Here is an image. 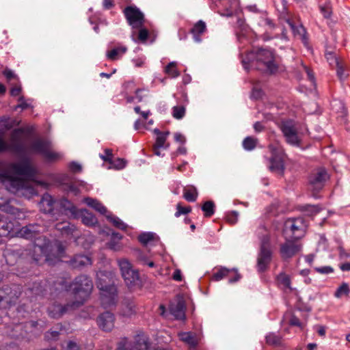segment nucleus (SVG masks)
Masks as SVG:
<instances>
[{"label": "nucleus", "mask_w": 350, "mask_h": 350, "mask_svg": "<svg viewBox=\"0 0 350 350\" xmlns=\"http://www.w3.org/2000/svg\"><path fill=\"white\" fill-rule=\"evenodd\" d=\"M10 167V170H0L1 180L3 183H9L10 187L17 191L27 190L30 194H33L35 189L27 180L14 175L23 176L29 179L33 178L37 174V170L31 163L30 159L25 157L18 163H11Z\"/></svg>", "instance_id": "1"}, {"label": "nucleus", "mask_w": 350, "mask_h": 350, "mask_svg": "<svg viewBox=\"0 0 350 350\" xmlns=\"http://www.w3.org/2000/svg\"><path fill=\"white\" fill-rule=\"evenodd\" d=\"M43 251V247L38 245H33L29 248L15 245L6 248L3 255L7 264L13 266L23 262H37L40 260V255L36 253L38 252L42 253Z\"/></svg>", "instance_id": "2"}, {"label": "nucleus", "mask_w": 350, "mask_h": 350, "mask_svg": "<svg viewBox=\"0 0 350 350\" xmlns=\"http://www.w3.org/2000/svg\"><path fill=\"white\" fill-rule=\"evenodd\" d=\"M69 288L75 298L73 305L79 308L90 295L93 283L88 275H80L75 278Z\"/></svg>", "instance_id": "3"}, {"label": "nucleus", "mask_w": 350, "mask_h": 350, "mask_svg": "<svg viewBox=\"0 0 350 350\" xmlns=\"http://www.w3.org/2000/svg\"><path fill=\"white\" fill-rule=\"evenodd\" d=\"M256 60L251 63L256 69L269 74H274L278 70V66L275 63L273 53L268 49H258L255 53Z\"/></svg>", "instance_id": "4"}, {"label": "nucleus", "mask_w": 350, "mask_h": 350, "mask_svg": "<svg viewBox=\"0 0 350 350\" xmlns=\"http://www.w3.org/2000/svg\"><path fill=\"white\" fill-rule=\"evenodd\" d=\"M118 265L122 277L129 289L138 288L142 286V280L138 270L134 269L129 260L121 259L118 261Z\"/></svg>", "instance_id": "5"}, {"label": "nucleus", "mask_w": 350, "mask_h": 350, "mask_svg": "<svg viewBox=\"0 0 350 350\" xmlns=\"http://www.w3.org/2000/svg\"><path fill=\"white\" fill-rule=\"evenodd\" d=\"M306 230V224L303 217L288 218L284 222L283 235L285 239L298 240L302 238Z\"/></svg>", "instance_id": "6"}, {"label": "nucleus", "mask_w": 350, "mask_h": 350, "mask_svg": "<svg viewBox=\"0 0 350 350\" xmlns=\"http://www.w3.org/2000/svg\"><path fill=\"white\" fill-rule=\"evenodd\" d=\"M96 286L102 291L103 299L105 297L108 299L109 305L114 304L117 296L116 287L103 272L97 273Z\"/></svg>", "instance_id": "7"}, {"label": "nucleus", "mask_w": 350, "mask_h": 350, "mask_svg": "<svg viewBox=\"0 0 350 350\" xmlns=\"http://www.w3.org/2000/svg\"><path fill=\"white\" fill-rule=\"evenodd\" d=\"M272 259V251L270 246V239L268 235L262 236L260 241V252L257 258V269L258 272H265L269 267Z\"/></svg>", "instance_id": "8"}, {"label": "nucleus", "mask_w": 350, "mask_h": 350, "mask_svg": "<svg viewBox=\"0 0 350 350\" xmlns=\"http://www.w3.org/2000/svg\"><path fill=\"white\" fill-rule=\"evenodd\" d=\"M21 293L22 288L19 285L12 284L3 286L0 288V308L15 304Z\"/></svg>", "instance_id": "9"}, {"label": "nucleus", "mask_w": 350, "mask_h": 350, "mask_svg": "<svg viewBox=\"0 0 350 350\" xmlns=\"http://www.w3.org/2000/svg\"><path fill=\"white\" fill-rule=\"evenodd\" d=\"M328 179L329 175L327 170L323 167L314 170L310 175L309 185L314 197H316L317 193L323 188L325 182Z\"/></svg>", "instance_id": "10"}, {"label": "nucleus", "mask_w": 350, "mask_h": 350, "mask_svg": "<svg viewBox=\"0 0 350 350\" xmlns=\"http://www.w3.org/2000/svg\"><path fill=\"white\" fill-rule=\"evenodd\" d=\"M128 23L133 29H139L144 24V14L135 6H127L124 10Z\"/></svg>", "instance_id": "11"}, {"label": "nucleus", "mask_w": 350, "mask_h": 350, "mask_svg": "<svg viewBox=\"0 0 350 350\" xmlns=\"http://www.w3.org/2000/svg\"><path fill=\"white\" fill-rule=\"evenodd\" d=\"M280 129L288 144L292 146H300L301 139L298 136L297 130L292 121L282 122L280 124Z\"/></svg>", "instance_id": "12"}, {"label": "nucleus", "mask_w": 350, "mask_h": 350, "mask_svg": "<svg viewBox=\"0 0 350 350\" xmlns=\"http://www.w3.org/2000/svg\"><path fill=\"white\" fill-rule=\"evenodd\" d=\"M286 241L280 246V254L283 260L287 261L295 256L301 248L297 240L285 239Z\"/></svg>", "instance_id": "13"}, {"label": "nucleus", "mask_w": 350, "mask_h": 350, "mask_svg": "<svg viewBox=\"0 0 350 350\" xmlns=\"http://www.w3.org/2000/svg\"><path fill=\"white\" fill-rule=\"evenodd\" d=\"M186 304L183 296L178 295L169 306L170 314L177 320L185 319Z\"/></svg>", "instance_id": "14"}, {"label": "nucleus", "mask_w": 350, "mask_h": 350, "mask_svg": "<svg viewBox=\"0 0 350 350\" xmlns=\"http://www.w3.org/2000/svg\"><path fill=\"white\" fill-rule=\"evenodd\" d=\"M115 317L110 312L101 313L96 319L98 327L105 332H110L114 327Z\"/></svg>", "instance_id": "15"}, {"label": "nucleus", "mask_w": 350, "mask_h": 350, "mask_svg": "<svg viewBox=\"0 0 350 350\" xmlns=\"http://www.w3.org/2000/svg\"><path fill=\"white\" fill-rule=\"evenodd\" d=\"M79 307L73 305V301L67 303L66 305L54 304L49 308V316L53 319H59L70 310H73Z\"/></svg>", "instance_id": "16"}, {"label": "nucleus", "mask_w": 350, "mask_h": 350, "mask_svg": "<svg viewBox=\"0 0 350 350\" xmlns=\"http://www.w3.org/2000/svg\"><path fill=\"white\" fill-rule=\"evenodd\" d=\"M269 161V170L271 172L279 174H283L284 170V159L280 153H278L275 150H273Z\"/></svg>", "instance_id": "17"}, {"label": "nucleus", "mask_w": 350, "mask_h": 350, "mask_svg": "<svg viewBox=\"0 0 350 350\" xmlns=\"http://www.w3.org/2000/svg\"><path fill=\"white\" fill-rule=\"evenodd\" d=\"M40 206L44 213L55 215V209L57 206V201L55 200L49 193H44L40 200Z\"/></svg>", "instance_id": "18"}, {"label": "nucleus", "mask_w": 350, "mask_h": 350, "mask_svg": "<svg viewBox=\"0 0 350 350\" xmlns=\"http://www.w3.org/2000/svg\"><path fill=\"white\" fill-rule=\"evenodd\" d=\"M67 262L72 269H81L85 266L91 265L92 260L86 255L76 254Z\"/></svg>", "instance_id": "19"}, {"label": "nucleus", "mask_w": 350, "mask_h": 350, "mask_svg": "<svg viewBox=\"0 0 350 350\" xmlns=\"http://www.w3.org/2000/svg\"><path fill=\"white\" fill-rule=\"evenodd\" d=\"M23 133V129H14L12 133V139L14 142L9 145V150L18 154H25L27 152V148L24 144L21 142L19 139L16 138V136Z\"/></svg>", "instance_id": "20"}, {"label": "nucleus", "mask_w": 350, "mask_h": 350, "mask_svg": "<svg viewBox=\"0 0 350 350\" xmlns=\"http://www.w3.org/2000/svg\"><path fill=\"white\" fill-rule=\"evenodd\" d=\"M57 206L62 208L66 215H70L73 218H77L79 210L74 204L65 198H62L57 201Z\"/></svg>", "instance_id": "21"}, {"label": "nucleus", "mask_w": 350, "mask_h": 350, "mask_svg": "<svg viewBox=\"0 0 350 350\" xmlns=\"http://www.w3.org/2000/svg\"><path fill=\"white\" fill-rule=\"evenodd\" d=\"M133 347L134 350H151L152 348L149 338L144 333L135 336Z\"/></svg>", "instance_id": "22"}, {"label": "nucleus", "mask_w": 350, "mask_h": 350, "mask_svg": "<svg viewBox=\"0 0 350 350\" xmlns=\"http://www.w3.org/2000/svg\"><path fill=\"white\" fill-rule=\"evenodd\" d=\"M133 347L134 350H151L152 348L149 338L144 333L135 336Z\"/></svg>", "instance_id": "23"}, {"label": "nucleus", "mask_w": 350, "mask_h": 350, "mask_svg": "<svg viewBox=\"0 0 350 350\" xmlns=\"http://www.w3.org/2000/svg\"><path fill=\"white\" fill-rule=\"evenodd\" d=\"M51 143L49 140L38 139L30 146V150L36 153L44 154L47 149H51Z\"/></svg>", "instance_id": "24"}, {"label": "nucleus", "mask_w": 350, "mask_h": 350, "mask_svg": "<svg viewBox=\"0 0 350 350\" xmlns=\"http://www.w3.org/2000/svg\"><path fill=\"white\" fill-rule=\"evenodd\" d=\"M232 271H235V275H234V277L230 278L229 279V282L230 283L236 282L239 281V279L241 278V275L237 272V271L236 269L230 270L226 267H222L218 271L215 273L213 275V278L215 281H219V280H222L223 278L228 276L229 273Z\"/></svg>", "instance_id": "25"}, {"label": "nucleus", "mask_w": 350, "mask_h": 350, "mask_svg": "<svg viewBox=\"0 0 350 350\" xmlns=\"http://www.w3.org/2000/svg\"><path fill=\"white\" fill-rule=\"evenodd\" d=\"M79 217L81 219L82 223L87 226H94L98 223V219L95 215L85 208L79 210L77 218Z\"/></svg>", "instance_id": "26"}, {"label": "nucleus", "mask_w": 350, "mask_h": 350, "mask_svg": "<svg viewBox=\"0 0 350 350\" xmlns=\"http://www.w3.org/2000/svg\"><path fill=\"white\" fill-rule=\"evenodd\" d=\"M85 202L90 207L93 208L94 210L100 213L103 215H107V208L103 205L101 202H100L96 199H93L92 198L88 197L84 200Z\"/></svg>", "instance_id": "27"}, {"label": "nucleus", "mask_w": 350, "mask_h": 350, "mask_svg": "<svg viewBox=\"0 0 350 350\" xmlns=\"http://www.w3.org/2000/svg\"><path fill=\"white\" fill-rule=\"evenodd\" d=\"M206 29V24L202 21H198L191 29L190 32L193 34L196 41H201L200 35Z\"/></svg>", "instance_id": "28"}, {"label": "nucleus", "mask_w": 350, "mask_h": 350, "mask_svg": "<svg viewBox=\"0 0 350 350\" xmlns=\"http://www.w3.org/2000/svg\"><path fill=\"white\" fill-rule=\"evenodd\" d=\"M14 224L2 219L0 230V237H12L14 232Z\"/></svg>", "instance_id": "29"}, {"label": "nucleus", "mask_w": 350, "mask_h": 350, "mask_svg": "<svg viewBox=\"0 0 350 350\" xmlns=\"http://www.w3.org/2000/svg\"><path fill=\"white\" fill-rule=\"evenodd\" d=\"M198 193L197 189L193 185H189L184 187L183 197L188 202H195L197 200Z\"/></svg>", "instance_id": "30"}, {"label": "nucleus", "mask_w": 350, "mask_h": 350, "mask_svg": "<svg viewBox=\"0 0 350 350\" xmlns=\"http://www.w3.org/2000/svg\"><path fill=\"white\" fill-rule=\"evenodd\" d=\"M19 234L21 236L26 239H33L36 236V232L34 230V226L32 225L26 226L23 227Z\"/></svg>", "instance_id": "31"}, {"label": "nucleus", "mask_w": 350, "mask_h": 350, "mask_svg": "<svg viewBox=\"0 0 350 350\" xmlns=\"http://www.w3.org/2000/svg\"><path fill=\"white\" fill-rule=\"evenodd\" d=\"M179 337L182 341L193 347H195L197 345L195 335L192 332H182L179 334Z\"/></svg>", "instance_id": "32"}, {"label": "nucleus", "mask_w": 350, "mask_h": 350, "mask_svg": "<svg viewBox=\"0 0 350 350\" xmlns=\"http://www.w3.org/2000/svg\"><path fill=\"white\" fill-rule=\"evenodd\" d=\"M127 48L126 46H120L113 49L107 53L108 59L112 61H115L119 58L120 55H122L126 53Z\"/></svg>", "instance_id": "33"}, {"label": "nucleus", "mask_w": 350, "mask_h": 350, "mask_svg": "<svg viewBox=\"0 0 350 350\" xmlns=\"http://www.w3.org/2000/svg\"><path fill=\"white\" fill-rule=\"evenodd\" d=\"M325 56L332 67L338 66L342 62L333 51H329L328 49H325Z\"/></svg>", "instance_id": "34"}, {"label": "nucleus", "mask_w": 350, "mask_h": 350, "mask_svg": "<svg viewBox=\"0 0 350 350\" xmlns=\"http://www.w3.org/2000/svg\"><path fill=\"white\" fill-rule=\"evenodd\" d=\"M215 203L211 200L206 201L201 207L205 217H211L215 213Z\"/></svg>", "instance_id": "35"}, {"label": "nucleus", "mask_w": 350, "mask_h": 350, "mask_svg": "<svg viewBox=\"0 0 350 350\" xmlns=\"http://www.w3.org/2000/svg\"><path fill=\"white\" fill-rule=\"evenodd\" d=\"M107 219L111 222L116 228L120 230H126L127 225L125 224L118 217L114 216L111 214L106 215Z\"/></svg>", "instance_id": "36"}, {"label": "nucleus", "mask_w": 350, "mask_h": 350, "mask_svg": "<svg viewBox=\"0 0 350 350\" xmlns=\"http://www.w3.org/2000/svg\"><path fill=\"white\" fill-rule=\"evenodd\" d=\"M258 139L253 137H247L243 141V146L247 150H254L257 145Z\"/></svg>", "instance_id": "37"}, {"label": "nucleus", "mask_w": 350, "mask_h": 350, "mask_svg": "<svg viewBox=\"0 0 350 350\" xmlns=\"http://www.w3.org/2000/svg\"><path fill=\"white\" fill-rule=\"evenodd\" d=\"M266 342L269 345L280 346L282 344V337L273 333H270L266 336Z\"/></svg>", "instance_id": "38"}, {"label": "nucleus", "mask_w": 350, "mask_h": 350, "mask_svg": "<svg viewBox=\"0 0 350 350\" xmlns=\"http://www.w3.org/2000/svg\"><path fill=\"white\" fill-rule=\"evenodd\" d=\"M60 329L51 328L44 334V339L47 341H55L59 338Z\"/></svg>", "instance_id": "39"}, {"label": "nucleus", "mask_w": 350, "mask_h": 350, "mask_svg": "<svg viewBox=\"0 0 350 350\" xmlns=\"http://www.w3.org/2000/svg\"><path fill=\"white\" fill-rule=\"evenodd\" d=\"M185 112L186 109L183 105L174 106L172 108V116L177 120L182 119L185 116Z\"/></svg>", "instance_id": "40"}, {"label": "nucleus", "mask_w": 350, "mask_h": 350, "mask_svg": "<svg viewBox=\"0 0 350 350\" xmlns=\"http://www.w3.org/2000/svg\"><path fill=\"white\" fill-rule=\"evenodd\" d=\"M350 293V288L347 283L343 282L336 291L334 296L337 298L342 295H348Z\"/></svg>", "instance_id": "41"}, {"label": "nucleus", "mask_w": 350, "mask_h": 350, "mask_svg": "<svg viewBox=\"0 0 350 350\" xmlns=\"http://www.w3.org/2000/svg\"><path fill=\"white\" fill-rule=\"evenodd\" d=\"M277 280H278V283L283 285V286L284 288L291 289V279L288 275H286L284 273H280L277 276Z\"/></svg>", "instance_id": "42"}, {"label": "nucleus", "mask_w": 350, "mask_h": 350, "mask_svg": "<svg viewBox=\"0 0 350 350\" xmlns=\"http://www.w3.org/2000/svg\"><path fill=\"white\" fill-rule=\"evenodd\" d=\"M165 71L168 75L171 76L172 77H177L180 75V72L176 69V62L169 63L165 67Z\"/></svg>", "instance_id": "43"}, {"label": "nucleus", "mask_w": 350, "mask_h": 350, "mask_svg": "<svg viewBox=\"0 0 350 350\" xmlns=\"http://www.w3.org/2000/svg\"><path fill=\"white\" fill-rule=\"evenodd\" d=\"M125 308L124 309V315L130 316L135 312V304L130 300H125L124 302Z\"/></svg>", "instance_id": "44"}, {"label": "nucleus", "mask_w": 350, "mask_h": 350, "mask_svg": "<svg viewBox=\"0 0 350 350\" xmlns=\"http://www.w3.org/2000/svg\"><path fill=\"white\" fill-rule=\"evenodd\" d=\"M319 9L324 18H329L332 14L329 2H325L324 4L319 5Z\"/></svg>", "instance_id": "45"}, {"label": "nucleus", "mask_w": 350, "mask_h": 350, "mask_svg": "<svg viewBox=\"0 0 350 350\" xmlns=\"http://www.w3.org/2000/svg\"><path fill=\"white\" fill-rule=\"evenodd\" d=\"M154 234L152 232H144L139 235L138 240L144 245H146L153 240Z\"/></svg>", "instance_id": "46"}, {"label": "nucleus", "mask_w": 350, "mask_h": 350, "mask_svg": "<svg viewBox=\"0 0 350 350\" xmlns=\"http://www.w3.org/2000/svg\"><path fill=\"white\" fill-rule=\"evenodd\" d=\"M43 156L49 162H54L61 158V155L59 153L51 152L50 149H47Z\"/></svg>", "instance_id": "47"}, {"label": "nucleus", "mask_w": 350, "mask_h": 350, "mask_svg": "<svg viewBox=\"0 0 350 350\" xmlns=\"http://www.w3.org/2000/svg\"><path fill=\"white\" fill-rule=\"evenodd\" d=\"M334 68H336V69L337 76L340 81H342L347 77L348 74L346 72L342 62L339 63L338 66H336Z\"/></svg>", "instance_id": "48"}, {"label": "nucleus", "mask_w": 350, "mask_h": 350, "mask_svg": "<svg viewBox=\"0 0 350 350\" xmlns=\"http://www.w3.org/2000/svg\"><path fill=\"white\" fill-rule=\"evenodd\" d=\"M115 169L121 170L126 165V161L124 159L117 158L116 159H111V163H109Z\"/></svg>", "instance_id": "49"}, {"label": "nucleus", "mask_w": 350, "mask_h": 350, "mask_svg": "<svg viewBox=\"0 0 350 350\" xmlns=\"http://www.w3.org/2000/svg\"><path fill=\"white\" fill-rule=\"evenodd\" d=\"M149 36L148 31L145 28H139L137 39L139 42L144 43L147 41Z\"/></svg>", "instance_id": "50"}, {"label": "nucleus", "mask_w": 350, "mask_h": 350, "mask_svg": "<svg viewBox=\"0 0 350 350\" xmlns=\"http://www.w3.org/2000/svg\"><path fill=\"white\" fill-rule=\"evenodd\" d=\"M177 211L175 213V216L176 217H179L180 215H186L191 211V206L183 207L180 203H178L176 206Z\"/></svg>", "instance_id": "51"}, {"label": "nucleus", "mask_w": 350, "mask_h": 350, "mask_svg": "<svg viewBox=\"0 0 350 350\" xmlns=\"http://www.w3.org/2000/svg\"><path fill=\"white\" fill-rule=\"evenodd\" d=\"M170 134L169 131L165 132L163 135H160L157 137L156 142L154 144V146H157V147H163L165 142L166 141L167 136Z\"/></svg>", "instance_id": "52"}, {"label": "nucleus", "mask_w": 350, "mask_h": 350, "mask_svg": "<svg viewBox=\"0 0 350 350\" xmlns=\"http://www.w3.org/2000/svg\"><path fill=\"white\" fill-rule=\"evenodd\" d=\"M239 213L237 211H232L227 214L226 215V221L230 224H234L237 223L238 220Z\"/></svg>", "instance_id": "53"}, {"label": "nucleus", "mask_w": 350, "mask_h": 350, "mask_svg": "<svg viewBox=\"0 0 350 350\" xmlns=\"http://www.w3.org/2000/svg\"><path fill=\"white\" fill-rule=\"evenodd\" d=\"M62 234L66 236L72 235L73 232L75 230V227L74 225L68 224L62 228Z\"/></svg>", "instance_id": "54"}, {"label": "nucleus", "mask_w": 350, "mask_h": 350, "mask_svg": "<svg viewBox=\"0 0 350 350\" xmlns=\"http://www.w3.org/2000/svg\"><path fill=\"white\" fill-rule=\"evenodd\" d=\"M314 270L321 274H329L334 272V269L330 266L315 267Z\"/></svg>", "instance_id": "55"}, {"label": "nucleus", "mask_w": 350, "mask_h": 350, "mask_svg": "<svg viewBox=\"0 0 350 350\" xmlns=\"http://www.w3.org/2000/svg\"><path fill=\"white\" fill-rule=\"evenodd\" d=\"M105 155H100L101 159L107 163H111V159H113V153L112 150L106 148L105 150Z\"/></svg>", "instance_id": "56"}, {"label": "nucleus", "mask_w": 350, "mask_h": 350, "mask_svg": "<svg viewBox=\"0 0 350 350\" xmlns=\"http://www.w3.org/2000/svg\"><path fill=\"white\" fill-rule=\"evenodd\" d=\"M69 168L73 173H79L82 170L81 165L75 161H72L69 164Z\"/></svg>", "instance_id": "57"}, {"label": "nucleus", "mask_w": 350, "mask_h": 350, "mask_svg": "<svg viewBox=\"0 0 350 350\" xmlns=\"http://www.w3.org/2000/svg\"><path fill=\"white\" fill-rule=\"evenodd\" d=\"M251 56H254L253 53H248L246 57L242 59V64L245 70L249 69V65L251 62Z\"/></svg>", "instance_id": "58"}, {"label": "nucleus", "mask_w": 350, "mask_h": 350, "mask_svg": "<svg viewBox=\"0 0 350 350\" xmlns=\"http://www.w3.org/2000/svg\"><path fill=\"white\" fill-rule=\"evenodd\" d=\"M289 323L291 325L293 326H297V327H302V323L300 322L299 318L295 317V315H293L291 318L290 319Z\"/></svg>", "instance_id": "59"}, {"label": "nucleus", "mask_w": 350, "mask_h": 350, "mask_svg": "<svg viewBox=\"0 0 350 350\" xmlns=\"http://www.w3.org/2000/svg\"><path fill=\"white\" fill-rule=\"evenodd\" d=\"M66 350H80V347L77 342L68 341L66 345Z\"/></svg>", "instance_id": "60"}, {"label": "nucleus", "mask_w": 350, "mask_h": 350, "mask_svg": "<svg viewBox=\"0 0 350 350\" xmlns=\"http://www.w3.org/2000/svg\"><path fill=\"white\" fill-rule=\"evenodd\" d=\"M262 96V92L260 89L254 88L252 90V96L255 99H260Z\"/></svg>", "instance_id": "61"}, {"label": "nucleus", "mask_w": 350, "mask_h": 350, "mask_svg": "<svg viewBox=\"0 0 350 350\" xmlns=\"http://www.w3.org/2000/svg\"><path fill=\"white\" fill-rule=\"evenodd\" d=\"M339 250V254H340V257L342 259H348L350 258V254L347 252L344 248H342V247H340L338 248Z\"/></svg>", "instance_id": "62"}, {"label": "nucleus", "mask_w": 350, "mask_h": 350, "mask_svg": "<svg viewBox=\"0 0 350 350\" xmlns=\"http://www.w3.org/2000/svg\"><path fill=\"white\" fill-rule=\"evenodd\" d=\"M172 278L176 281H181L183 279L181 271L180 269H176L173 273Z\"/></svg>", "instance_id": "63"}, {"label": "nucleus", "mask_w": 350, "mask_h": 350, "mask_svg": "<svg viewBox=\"0 0 350 350\" xmlns=\"http://www.w3.org/2000/svg\"><path fill=\"white\" fill-rule=\"evenodd\" d=\"M174 139L176 142H180L181 144H184L186 141L185 136L179 133H176L174 134Z\"/></svg>", "instance_id": "64"}]
</instances>
